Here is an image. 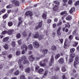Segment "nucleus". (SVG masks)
I'll use <instances>...</instances> for the list:
<instances>
[{
	"label": "nucleus",
	"mask_w": 79,
	"mask_h": 79,
	"mask_svg": "<svg viewBox=\"0 0 79 79\" xmlns=\"http://www.w3.org/2000/svg\"><path fill=\"white\" fill-rule=\"evenodd\" d=\"M21 54V52L19 51H17L16 53V55H20Z\"/></svg>",
	"instance_id": "864d4df0"
},
{
	"label": "nucleus",
	"mask_w": 79,
	"mask_h": 79,
	"mask_svg": "<svg viewBox=\"0 0 79 79\" xmlns=\"http://www.w3.org/2000/svg\"><path fill=\"white\" fill-rule=\"evenodd\" d=\"M51 50L52 51H55L56 50V47L55 45L51 46Z\"/></svg>",
	"instance_id": "9d476101"
},
{
	"label": "nucleus",
	"mask_w": 79,
	"mask_h": 79,
	"mask_svg": "<svg viewBox=\"0 0 79 79\" xmlns=\"http://www.w3.org/2000/svg\"><path fill=\"white\" fill-rule=\"evenodd\" d=\"M33 46L35 48H38L39 47V44L38 42L36 41H35L34 42H33Z\"/></svg>",
	"instance_id": "7ed1b4c3"
},
{
	"label": "nucleus",
	"mask_w": 79,
	"mask_h": 79,
	"mask_svg": "<svg viewBox=\"0 0 79 79\" xmlns=\"http://www.w3.org/2000/svg\"><path fill=\"white\" fill-rule=\"evenodd\" d=\"M8 34L9 35H11L13 32H14V30H9L8 31Z\"/></svg>",
	"instance_id": "ddd939ff"
},
{
	"label": "nucleus",
	"mask_w": 79,
	"mask_h": 79,
	"mask_svg": "<svg viewBox=\"0 0 79 79\" xmlns=\"http://www.w3.org/2000/svg\"><path fill=\"white\" fill-rule=\"evenodd\" d=\"M31 69L29 68H27L25 70V72L27 73H29L31 72Z\"/></svg>",
	"instance_id": "a211bd4d"
},
{
	"label": "nucleus",
	"mask_w": 79,
	"mask_h": 79,
	"mask_svg": "<svg viewBox=\"0 0 79 79\" xmlns=\"http://www.w3.org/2000/svg\"><path fill=\"white\" fill-rule=\"evenodd\" d=\"M52 26H53V27L54 29H55V27H56V23H54V24H53Z\"/></svg>",
	"instance_id": "4d7b16f0"
},
{
	"label": "nucleus",
	"mask_w": 79,
	"mask_h": 79,
	"mask_svg": "<svg viewBox=\"0 0 79 79\" xmlns=\"http://www.w3.org/2000/svg\"><path fill=\"white\" fill-rule=\"evenodd\" d=\"M18 44L21 45V40H19L18 41Z\"/></svg>",
	"instance_id": "13d9d810"
},
{
	"label": "nucleus",
	"mask_w": 79,
	"mask_h": 79,
	"mask_svg": "<svg viewBox=\"0 0 79 79\" xmlns=\"http://www.w3.org/2000/svg\"><path fill=\"white\" fill-rule=\"evenodd\" d=\"M73 35H78V33H76V31L74 30L73 32Z\"/></svg>",
	"instance_id": "cd10ccee"
},
{
	"label": "nucleus",
	"mask_w": 79,
	"mask_h": 79,
	"mask_svg": "<svg viewBox=\"0 0 79 79\" xmlns=\"http://www.w3.org/2000/svg\"><path fill=\"white\" fill-rule=\"evenodd\" d=\"M69 39L70 40H71L73 39V36L72 35H70L69 37Z\"/></svg>",
	"instance_id": "5fc2aeb1"
},
{
	"label": "nucleus",
	"mask_w": 79,
	"mask_h": 79,
	"mask_svg": "<svg viewBox=\"0 0 79 79\" xmlns=\"http://www.w3.org/2000/svg\"><path fill=\"white\" fill-rule=\"evenodd\" d=\"M74 10H75V8L72 7L70 10L69 12L70 13H73V11H74Z\"/></svg>",
	"instance_id": "dca6fc26"
},
{
	"label": "nucleus",
	"mask_w": 79,
	"mask_h": 79,
	"mask_svg": "<svg viewBox=\"0 0 79 79\" xmlns=\"http://www.w3.org/2000/svg\"><path fill=\"white\" fill-rule=\"evenodd\" d=\"M61 24H62V22H61V21H59L58 23L57 24V26H60V25H61Z\"/></svg>",
	"instance_id": "8fccbe9b"
},
{
	"label": "nucleus",
	"mask_w": 79,
	"mask_h": 79,
	"mask_svg": "<svg viewBox=\"0 0 79 79\" xmlns=\"http://www.w3.org/2000/svg\"><path fill=\"white\" fill-rule=\"evenodd\" d=\"M60 56V54H57L55 56V58L56 59H58Z\"/></svg>",
	"instance_id": "e433bc0d"
},
{
	"label": "nucleus",
	"mask_w": 79,
	"mask_h": 79,
	"mask_svg": "<svg viewBox=\"0 0 79 79\" xmlns=\"http://www.w3.org/2000/svg\"><path fill=\"white\" fill-rule=\"evenodd\" d=\"M9 40V37H6L3 39V41L4 42H7Z\"/></svg>",
	"instance_id": "6ab92c4d"
},
{
	"label": "nucleus",
	"mask_w": 79,
	"mask_h": 79,
	"mask_svg": "<svg viewBox=\"0 0 79 79\" xmlns=\"http://www.w3.org/2000/svg\"><path fill=\"white\" fill-rule=\"evenodd\" d=\"M13 25V22L11 21H9L8 23V25L9 27H11Z\"/></svg>",
	"instance_id": "4468645a"
},
{
	"label": "nucleus",
	"mask_w": 79,
	"mask_h": 79,
	"mask_svg": "<svg viewBox=\"0 0 79 79\" xmlns=\"http://www.w3.org/2000/svg\"><path fill=\"white\" fill-rule=\"evenodd\" d=\"M74 5L75 6H77V5H79V1H77L75 3Z\"/></svg>",
	"instance_id": "a19ab883"
},
{
	"label": "nucleus",
	"mask_w": 79,
	"mask_h": 79,
	"mask_svg": "<svg viewBox=\"0 0 79 79\" xmlns=\"http://www.w3.org/2000/svg\"><path fill=\"white\" fill-rule=\"evenodd\" d=\"M42 26V20L41 22H40L38 23V25L36 27V29H38L39 28L41 27Z\"/></svg>",
	"instance_id": "0eeeda50"
},
{
	"label": "nucleus",
	"mask_w": 79,
	"mask_h": 79,
	"mask_svg": "<svg viewBox=\"0 0 79 79\" xmlns=\"http://www.w3.org/2000/svg\"><path fill=\"white\" fill-rule=\"evenodd\" d=\"M23 35L25 37H26V36L27 35V34L26 33V32H24L23 33Z\"/></svg>",
	"instance_id": "052dcab7"
},
{
	"label": "nucleus",
	"mask_w": 79,
	"mask_h": 79,
	"mask_svg": "<svg viewBox=\"0 0 79 79\" xmlns=\"http://www.w3.org/2000/svg\"><path fill=\"white\" fill-rule=\"evenodd\" d=\"M74 59H72L70 58L69 60V62L70 63H71L73 61Z\"/></svg>",
	"instance_id": "79ce46f5"
},
{
	"label": "nucleus",
	"mask_w": 79,
	"mask_h": 79,
	"mask_svg": "<svg viewBox=\"0 0 79 79\" xmlns=\"http://www.w3.org/2000/svg\"><path fill=\"white\" fill-rule=\"evenodd\" d=\"M68 4H69V5H71L72 3H73V0H69L68 2Z\"/></svg>",
	"instance_id": "de8ad7c7"
},
{
	"label": "nucleus",
	"mask_w": 79,
	"mask_h": 79,
	"mask_svg": "<svg viewBox=\"0 0 79 79\" xmlns=\"http://www.w3.org/2000/svg\"><path fill=\"white\" fill-rule=\"evenodd\" d=\"M48 51V49H44L43 51V53L44 55H45V54L47 53Z\"/></svg>",
	"instance_id": "aec40b11"
},
{
	"label": "nucleus",
	"mask_w": 79,
	"mask_h": 79,
	"mask_svg": "<svg viewBox=\"0 0 79 79\" xmlns=\"http://www.w3.org/2000/svg\"><path fill=\"white\" fill-rule=\"evenodd\" d=\"M8 16V14H6L2 16V18L4 19H6Z\"/></svg>",
	"instance_id": "b1692460"
},
{
	"label": "nucleus",
	"mask_w": 79,
	"mask_h": 79,
	"mask_svg": "<svg viewBox=\"0 0 79 79\" xmlns=\"http://www.w3.org/2000/svg\"><path fill=\"white\" fill-rule=\"evenodd\" d=\"M17 37L18 39H19L21 37V35L20 33H18L17 35Z\"/></svg>",
	"instance_id": "49530a36"
},
{
	"label": "nucleus",
	"mask_w": 79,
	"mask_h": 79,
	"mask_svg": "<svg viewBox=\"0 0 79 79\" xmlns=\"http://www.w3.org/2000/svg\"><path fill=\"white\" fill-rule=\"evenodd\" d=\"M25 15L27 16H32V12L31 11H28L25 13Z\"/></svg>",
	"instance_id": "39448f33"
},
{
	"label": "nucleus",
	"mask_w": 79,
	"mask_h": 79,
	"mask_svg": "<svg viewBox=\"0 0 79 79\" xmlns=\"http://www.w3.org/2000/svg\"><path fill=\"white\" fill-rule=\"evenodd\" d=\"M47 13H44L42 16L43 19H47Z\"/></svg>",
	"instance_id": "9b49d317"
},
{
	"label": "nucleus",
	"mask_w": 79,
	"mask_h": 79,
	"mask_svg": "<svg viewBox=\"0 0 79 79\" xmlns=\"http://www.w3.org/2000/svg\"><path fill=\"white\" fill-rule=\"evenodd\" d=\"M58 10V6H55V7L53 8V10L54 11H57Z\"/></svg>",
	"instance_id": "f3484780"
},
{
	"label": "nucleus",
	"mask_w": 79,
	"mask_h": 79,
	"mask_svg": "<svg viewBox=\"0 0 79 79\" xmlns=\"http://www.w3.org/2000/svg\"><path fill=\"white\" fill-rule=\"evenodd\" d=\"M66 13V11H64V12H62L60 13V15H65Z\"/></svg>",
	"instance_id": "c03bdc74"
},
{
	"label": "nucleus",
	"mask_w": 79,
	"mask_h": 79,
	"mask_svg": "<svg viewBox=\"0 0 79 79\" xmlns=\"http://www.w3.org/2000/svg\"><path fill=\"white\" fill-rule=\"evenodd\" d=\"M75 39L76 40H79V37L78 36H77L75 37Z\"/></svg>",
	"instance_id": "774afa93"
},
{
	"label": "nucleus",
	"mask_w": 79,
	"mask_h": 79,
	"mask_svg": "<svg viewBox=\"0 0 79 79\" xmlns=\"http://www.w3.org/2000/svg\"><path fill=\"white\" fill-rule=\"evenodd\" d=\"M47 74H48V71H46L45 72L44 74V76H43L42 77L43 78H44V77H46V76H47Z\"/></svg>",
	"instance_id": "4be33fe9"
},
{
	"label": "nucleus",
	"mask_w": 79,
	"mask_h": 79,
	"mask_svg": "<svg viewBox=\"0 0 79 79\" xmlns=\"http://www.w3.org/2000/svg\"><path fill=\"white\" fill-rule=\"evenodd\" d=\"M28 60L30 61H33L35 60V57H34L32 55L30 56Z\"/></svg>",
	"instance_id": "423d86ee"
},
{
	"label": "nucleus",
	"mask_w": 79,
	"mask_h": 79,
	"mask_svg": "<svg viewBox=\"0 0 79 79\" xmlns=\"http://www.w3.org/2000/svg\"><path fill=\"white\" fill-rule=\"evenodd\" d=\"M40 58H41V57L40 56V55L37 56L36 57V60L37 61V60H39V59Z\"/></svg>",
	"instance_id": "c9c22d12"
},
{
	"label": "nucleus",
	"mask_w": 79,
	"mask_h": 79,
	"mask_svg": "<svg viewBox=\"0 0 79 79\" xmlns=\"http://www.w3.org/2000/svg\"><path fill=\"white\" fill-rule=\"evenodd\" d=\"M52 79H58V77L56 76H54L52 77Z\"/></svg>",
	"instance_id": "37998d69"
},
{
	"label": "nucleus",
	"mask_w": 79,
	"mask_h": 79,
	"mask_svg": "<svg viewBox=\"0 0 79 79\" xmlns=\"http://www.w3.org/2000/svg\"><path fill=\"white\" fill-rule=\"evenodd\" d=\"M71 26V25H69V23H68L67 24H66L65 25V27H67V28H68L69 29L70 28V27Z\"/></svg>",
	"instance_id": "412c9836"
},
{
	"label": "nucleus",
	"mask_w": 79,
	"mask_h": 79,
	"mask_svg": "<svg viewBox=\"0 0 79 79\" xmlns=\"http://www.w3.org/2000/svg\"><path fill=\"white\" fill-rule=\"evenodd\" d=\"M40 68V67L39 66H37V67H36L35 68V70H38V69Z\"/></svg>",
	"instance_id": "69168bd1"
},
{
	"label": "nucleus",
	"mask_w": 79,
	"mask_h": 79,
	"mask_svg": "<svg viewBox=\"0 0 79 79\" xmlns=\"http://www.w3.org/2000/svg\"><path fill=\"white\" fill-rule=\"evenodd\" d=\"M54 3L55 4H56V5H60V2H58V1H54Z\"/></svg>",
	"instance_id": "c85d7f7f"
},
{
	"label": "nucleus",
	"mask_w": 79,
	"mask_h": 79,
	"mask_svg": "<svg viewBox=\"0 0 79 79\" xmlns=\"http://www.w3.org/2000/svg\"><path fill=\"white\" fill-rule=\"evenodd\" d=\"M7 8H11V6L9 5L8 6H6Z\"/></svg>",
	"instance_id": "e2e57ef3"
},
{
	"label": "nucleus",
	"mask_w": 79,
	"mask_h": 79,
	"mask_svg": "<svg viewBox=\"0 0 79 79\" xmlns=\"http://www.w3.org/2000/svg\"><path fill=\"white\" fill-rule=\"evenodd\" d=\"M69 44H66V41L65 42L64 44V48H67V47H69Z\"/></svg>",
	"instance_id": "c756f323"
},
{
	"label": "nucleus",
	"mask_w": 79,
	"mask_h": 79,
	"mask_svg": "<svg viewBox=\"0 0 79 79\" xmlns=\"http://www.w3.org/2000/svg\"><path fill=\"white\" fill-rule=\"evenodd\" d=\"M4 48L6 49V50H7L8 48V44H6L4 46Z\"/></svg>",
	"instance_id": "7c9ffc66"
},
{
	"label": "nucleus",
	"mask_w": 79,
	"mask_h": 79,
	"mask_svg": "<svg viewBox=\"0 0 79 79\" xmlns=\"http://www.w3.org/2000/svg\"><path fill=\"white\" fill-rule=\"evenodd\" d=\"M21 62H23V64H27V63H29V62L26 59V56H23L21 58V60L19 61L18 64H19V68L21 70L23 71L24 67L21 64Z\"/></svg>",
	"instance_id": "f257e3e1"
},
{
	"label": "nucleus",
	"mask_w": 79,
	"mask_h": 79,
	"mask_svg": "<svg viewBox=\"0 0 79 79\" xmlns=\"http://www.w3.org/2000/svg\"><path fill=\"white\" fill-rule=\"evenodd\" d=\"M59 62L60 63H64V60H63V58H61L59 60Z\"/></svg>",
	"instance_id": "5701e85b"
},
{
	"label": "nucleus",
	"mask_w": 79,
	"mask_h": 79,
	"mask_svg": "<svg viewBox=\"0 0 79 79\" xmlns=\"http://www.w3.org/2000/svg\"><path fill=\"white\" fill-rule=\"evenodd\" d=\"M61 27H59L57 31V34L58 35H60L61 34L60 31V30H61Z\"/></svg>",
	"instance_id": "f8f14e48"
},
{
	"label": "nucleus",
	"mask_w": 79,
	"mask_h": 79,
	"mask_svg": "<svg viewBox=\"0 0 79 79\" xmlns=\"http://www.w3.org/2000/svg\"><path fill=\"white\" fill-rule=\"evenodd\" d=\"M66 20H68L69 21H70V20H71L72 19V17L71 16L69 15L66 18Z\"/></svg>",
	"instance_id": "2eb2a0df"
},
{
	"label": "nucleus",
	"mask_w": 79,
	"mask_h": 79,
	"mask_svg": "<svg viewBox=\"0 0 79 79\" xmlns=\"http://www.w3.org/2000/svg\"><path fill=\"white\" fill-rule=\"evenodd\" d=\"M74 51H75V49L74 48H71L70 50L71 53H73V52H74Z\"/></svg>",
	"instance_id": "f704fd0d"
},
{
	"label": "nucleus",
	"mask_w": 79,
	"mask_h": 79,
	"mask_svg": "<svg viewBox=\"0 0 79 79\" xmlns=\"http://www.w3.org/2000/svg\"><path fill=\"white\" fill-rule=\"evenodd\" d=\"M58 41H60L61 43H63V39H61L58 40Z\"/></svg>",
	"instance_id": "0e129e2a"
},
{
	"label": "nucleus",
	"mask_w": 79,
	"mask_h": 79,
	"mask_svg": "<svg viewBox=\"0 0 79 79\" xmlns=\"http://www.w3.org/2000/svg\"><path fill=\"white\" fill-rule=\"evenodd\" d=\"M78 44V42H75L74 44L73 45V47H76L77 44Z\"/></svg>",
	"instance_id": "a18cd8bd"
},
{
	"label": "nucleus",
	"mask_w": 79,
	"mask_h": 79,
	"mask_svg": "<svg viewBox=\"0 0 79 79\" xmlns=\"http://www.w3.org/2000/svg\"><path fill=\"white\" fill-rule=\"evenodd\" d=\"M62 78L63 79H67V77H65V75H64L63 76Z\"/></svg>",
	"instance_id": "338daca9"
},
{
	"label": "nucleus",
	"mask_w": 79,
	"mask_h": 79,
	"mask_svg": "<svg viewBox=\"0 0 79 79\" xmlns=\"http://www.w3.org/2000/svg\"><path fill=\"white\" fill-rule=\"evenodd\" d=\"M21 49H22V50H23L24 48H25V50L26 51H27V47L26 45L24 44H23L22 46L21 47Z\"/></svg>",
	"instance_id": "6e6552de"
},
{
	"label": "nucleus",
	"mask_w": 79,
	"mask_h": 79,
	"mask_svg": "<svg viewBox=\"0 0 79 79\" xmlns=\"http://www.w3.org/2000/svg\"><path fill=\"white\" fill-rule=\"evenodd\" d=\"M28 49L29 50H32L33 49V47H32V45L31 44H30L28 46Z\"/></svg>",
	"instance_id": "a878e982"
},
{
	"label": "nucleus",
	"mask_w": 79,
	"mask_h": 79,
	"mask_svg": "<svg viewBox=\"0 0 79 79\" xmlns=\"http://www.w3.org/2000/svg\"><path fill=\"white\" fill-rule=\"evenodd\" d=\"M46 61H47L46 59L44 60L43 61H42L40 63V66H41V67L45 66H46V63L44 62H46Z\"/></svg>",
	"instance_id": "f03ea898"
},
{
	"label": "nucleus",
	"mask_w": 79,
	"mask_h": 79,
	"mask_svg": "<svg viewBox=\"0 0 79 79\" xmlns=\"http://www.w3.org/2000/svg\"><path fill=\"white\" fill-rule=\"evenodd\" d=\"M22 21H21V22H19L18 23V27H19V26H20L21 24V23H22Z\"/></svg>",
	"instance_id": "bf43d9fd"
},
{
	"label": "nucleus",
	"mask_w": 79,
	"mask_h": 79,
	"mask_svg": "<svg viewBox=\"0 0 79 79\" xmlns=\"http://www.w3.org/2000/svg\"><path fill=\"white\" fill-rule=\"evenodd\" d=\"M34 37L35 39H38L39 37V35L38 34H36L35 35Z\"/></svg>",
	"instance_id": "393cba45"
},
{
	"label": "nucleus",
	"mask_w": 79,
	"mask_h": 79,
	"mask_svg": "<svg viewBox=\"0 0 79 79\" xmlns=\"http://www.w3.org/2000/svg\"><path fill=\"white\" fill-rule=\"evenodd\" d=\"M53 60H54L53 56H52L51 59V61L53 62Z\"/></svg>",
	"instance_id": "680f3d73"
},
{
	"label": "nucleus",
	"mask_w": 79,
	"mask_h": 79,
	"mask_svg": "<svg viewBox=\"0 0 79 79\" xmlns=\"http://www.w3.org/2000/svg\"><path fill=\"white\" fill-rule=\"evenodd\" d=\"M16 45V44H15V42L13 41L12 43V46L13 47H15V45Z\"/></svg>",
	"instance_id": "4c0bfd02"
},
{
	"label": "nucleus",
	"mask_w": 79,
	"mask_h": 79,
	"mask_svg": "<svg viewBox=\"0 0 79 79\" xmlns=\"http://www.w3.org/2000/svg\"><path fill=\"white\" fill-rule=\"evenodd\" d=\"M20 79H26V78H25V76L24 75H22L20 76Z\"/></svg>",
	"instance_id": "ea45409f"
},
{
	"label": "nucleus",
	"mask_w": 79,
	"mask_h": 79,
	"mask_svg": "<svg viewBox=\"0 0 79 79\" xmlns=\"http://www.w3.org/2000/svg\"><path fill=\"white\" fill-rule=\"evenodd\" d=\"M5 11V9H3L1 11H0V15H2V13H4Z\"/></svg>",
	"instance_id": "473e14b6"
},
{
	"label": "nucleus",
	"mask_w": 79,
	"mask_h": 79,
	"mask_svg": "<svg viewBox=\"0 0 79 79\" xmlns=\"http://www.w3.org/2000/svg\"><path fill=\"white\" fill-rule=\"evenodd\" d=\"M75 56V55L74 54H71L70 55V58H72V59H73L74 58V57Z\"/></svg>",
	"instance_id": "bb28decb"
},
{
	"label": "nucleus",
	"mask_w": 79,
	"mask_h": 79,
	"mask_svg": "<svg viewBox=\"0 0 79 79\" xmlns=\"http://www.w3.org/2000/svg\"><path fill=\"white\" fill-rule=\"evenodd\" d=\"M62 71L63 72H65L66 71V69H65L64 67H63L62 68Z\"/></svg>",
	"instance_id": "58836bf2"
},
{
	"label": "nucleus",
	"mask_w": 79,
	"mask_h": 79,
	"mask_svg": "<svg viewBox=\"0 0 79 79\" xmlns=\"http://www.w3.org/2000/svg\"><path fill=\"white\" fill-rule=\"evenodd\" d=\"M19 72L18 71H16L15 73H14V74L15 76H17V75H18L19 74Z\"/></svg>",
	"instance_id": "72a5a7b5"
},
{
	"label": "nucleus",
	"mask_w": 79,
	"mask_h": 79,
	"mask_svg": "<svg viewBox=\"0 0 79 79\" xmlns=\"http://www.w3.org/2000/svg\"><path fill=\"white\" fill-rule=\"evenodd\" d=\"M44 38V37L43 36H40L39 37V40H42V39Z\"/></svg>",
	"instance_id": "6e6d98bb"
},
{
	"label": "nucleus",
	"mask_w": 79,
	"mask_h": 79,
	"mask_svg": "<svg viewBox=\"0 0 79 79\" xmlns=\"http://www.w3.org/2000/svg\"><path fill=\"white\" fill-rule=\"evenodd\" d=\"M54 69L55 71H59V70H60V68H59V67H57L55 68Z\"/></svg>",
	"instance_id": "2f4dec72"
},
{
	"label": "nucleus",
	"mask_w": 79,
	"mask_h": 79,
	"mask_svg": "<svg viewBox=\"0 0 79 79\" xmlns=\"http://www.w3.org/2000/svg\"><path fill=\"white\" fill-rule=\"evenodd\" d=\"M8 31H5L2 32V34L4 35L5 34H7V33H8Z\"/></svg>",
	"instance_id": "09e8293b"
},
{
	"label": "nucleus",
	"mask_w": 79,
	"mask_h": 79,
	"mask_svg": "<svg viewBox=\"0 0 79 79\" xmlns=\"http://www.w3.org/2000/svg\"><path fill=\"white\" fill-rule=\"evenodd\" d=\"M52 22V20L50 19H48L47 20V23L48 24H50Z\"/></svg>",
	"instance_id": "603ef678"
},
{
	"label": "nucleus",
	"mask_w": 79,
	"mask_h": 79,
	"mask_svg": "<svg viewBox=\"0 0 79 79\" xmlns=\"http://www.w3.org/2000/svg\"><path fill=\"white\" fill-rule=\"evenodd\" d=\"M54 62L51 61L49 63V65L50 66H52V65L53 64V63Z\"/></svg>",
	"instance_id": "3c124183"
},
{
	"label": "nucleus",
	"mask_w": 79,
	"mask_h": 79,
	"mask_svg": "<svg viewBox=\"0 0 79 79\" xmlns=\"http://www.w3.org/2000/svg\"><path fill=\"white\" fill-rule=\"evenodd\" d=\"M12 2L16 6H19V2L18 1L16 0H13L12 1Z\"/></svg>",
	"instance_id": "20e7f679"
},
{
	"label": "nucleus",
	"mask_w": 79,
	"mask_h": 79,
	"mask_svg": "<svg viewBox=\"0 0 79 79\" xmlns=\"http://www.w3.org/2000/svg\"><path fill=\"white\" fill-rule=\"evenodd\" d=\"M44 70L42 68H40L38 70V73L39 74H42L43 73H44Z\"/></svg>",
	"instance_id": "1a4fd4ad"
}]
</instances>
